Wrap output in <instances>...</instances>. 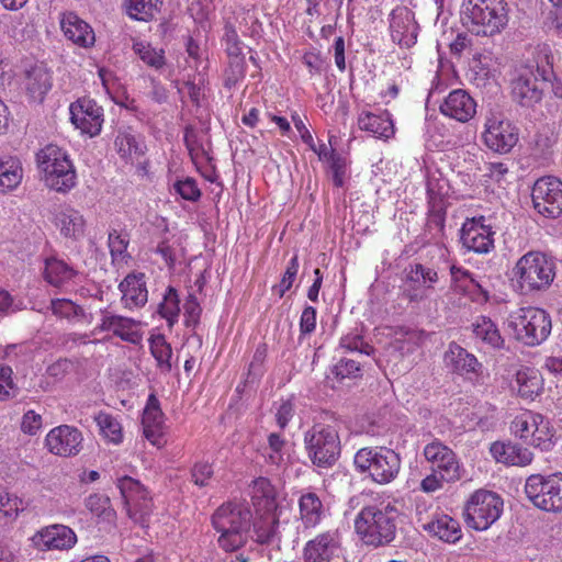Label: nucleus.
Wrapping results in <instances>:
<instances>
[{"mask_svg":"<svg viewBox=\"0 0 562 562\" xmlns=\"http://www.w3.org/2000/svg\"><path fill=\"white\" fill-rule=\"evenodd\" d=\"M525 493L536 507L549 512V475L532 474L528 476Z\"/></svg>","mask_w":562,"mask_h":562,"instance_id":"35","label":"nucleus"},{"mask_svg":"<svg viewBox=\"0 0 562 562\" xmlns=\"http://www.w3.org/2000/svg\"><path fill=\"white\" fill-rule=\"evenodd\" d=\"M401 512L391 503L363 507L355 519V529L367 546L390 544L396 537Z\"/></svg>","mask_w":562,"mask_h":562,"instance_id":"1","label":"nucleus"},{"mask_svg":"<svg viewBox=\"0 0 562 562\" xmlns=\"http://www.w3.org/2000/svg\"><path fill=\"white\" fill-rule=\"evenodd\" d=\"M391 36L402 47H412L417 40L418 24L408 9L393 10L391 14Z\"/></svg>","mask_w":562,"mask_h":562,"instance_id":"19","label":"nucleus"},{"mask_svg":"<svg viewBox=\"0 0 562 562\" xmlns=\"http://www.w3.org/2000/svg\"><path fill=\"white\" fill-rule=\"evenodd\" d=\"M143 434L153 445L158 446L164 434V413L155 394L148 396L142 417Z\"/></svg>","mask_w":562,"mask_h":562,"instance_id":"22","label":"nucleus"},{"mask_svg":"<svg viewBox=\"0 0 562 562\" xmlns=\"http://www.w3.org/2000/svg\"><path fill=\"white\" fill-rule=\"evenodd\" d=\"M22 180V167L19 159L9 157L0 161V191L7 192L16 188Z\"/></svg>","mask_w":562,"mask_h":562,"instance_id":"39","label":"nucleus"},{"mask_svg":"<svg viewBox=\"0 0 562 562\" xmlns=\"http://www.w3.org/2000/svg\"><path fill=\"white\" fill-rule=\"evenodd\" d=\"M424 456L432 464V471L441 474L446 482H456L462 477V470L456 453L439 440L424 448Z\"/></svg>","mask_w":562,"mask_h":562,"instance_id":"13","label":"nucleus"},{"mask_svg":"<svg viewBox=\"0 0 562 562\" xmlns=\"http://www.w3.org/2000/svg\"><path fill=\"white\" fill-rule=\"evenodd\" d=\"M122 302L125 307L144 306L148 299L144 273H130L119 284Z\"/></svg>","mask_w":562,"mask_h":562,"instance_id":"23","label":"nucleus"},{"mask_svg":"<svg viewBox=\"0 0 562 562\" xmlns=\"http://www.w3.org/2000/svg\"><path fill=\"white\" fill-rule=\"evenodd\" d=\"M330 171L333 173V183L335 187L340 188L345 182V173H346V159L337 154H330Z\"/></svg>","mask_w":562,"mask_h":562,"instance_id":"62","label":"nucleus"},{"mask_svg":"<svg viewBox=\"0 0 562 562\" xmlns=\"http://www.w3.org/2000/svg\"><path fill=\"white\" fill-rule=\"evenodd\" d=\"M252 514L248 505L226 503L212 515V525L221 533L218 544L225 551L241 548L248 539Z\"/></svg>","mask_w":562,"mask_h":562,"instance_id":"2","label":"nucleus"},{"mask_svg":"<svg viewBox=\"0 0 562 562\" xmlns=\"http://www.w3.org/2000/svg\"><path fill=\"white\" fill-rule=\"evenodd\" d=\"M445 362L448 368L460 374L476 373L482 368L474 355L456 342H451L445 352Z\"/></svg>","mask_w":562,"mask_h":562,"instance_id":"26","label":"nucleus"},{"mask_svg":"<svg viewBox=\"0 0 562 562\" xmlns=\"http://www.w3.org/2000/svg\"><path fill=\"white\" fill-rule=\"evenodd\" d=\"M513 274L521 294L546 291L554 280L555 265L543 252L529 251L518 259Z\"/></svg>","mask_w":562,"mask_h":562,"instance_id":"3","label":"nucleus"},{"mask_svg":"<svg viewBox=\"0 0 562 562\" xmlns=\"http://www.w3.org/2000/svg\"><path fill=\"white\" fill-rule=\"evenodd\" d=\"M117 488L122 495L124 506L127 504H134L136 501H139V498L148 493L147 490L139 483V481L134 480L131 476H123L119 479Z\"/></svg>","mask_w":562,"mask_h":562,"instance_id":"46","label":"nucleus"},{"mask_svg":"<svg viewBox=\"0 0 562 562\" xmlns=\"http://www.w3.org/2000/svg\"><path fill=\"white\" fill-rule=\"evenodd\" d=\"M86 507L98 517L111 521L115 517V510L111 508V501L104 494H91L86 498Z\"/></svg>","mask_w":562,"mask_h":562,"instance_id":"48","label":"nucleus"},{"mask_svg":"<svg viewBox=\"0 0 562 562\" xmlns=\"http://www.w3.org/2000/svg\"><path fill=\"white\" fill-rule=\"evenodd\" d=\"M157 312L167 321L170 328L178 322L180 313V299L175 288H167L162 301L158 305Z\"/></svg>","mask_w":562,"mask_h":562,"instance_id":"42","label":"nucleus"},{"mask_svg":"<svg viewBox=\"0 0 562 562\" xmlns=\"http://www.w3.org/2000/svg\"><path fill=\"white\" fill-rule=\"evenodd\" d=\"M225 50L228 56H239L241 54V42L239 41V36L233 25L225 26Z\"/></svg>","mask_w":562,"mask_h":562,"instance_id":"64","label":"nucleus"},{"mask_svg":"<svg viewBox=\"0 0 562 562\" xmlns=\"http://www.w3.org/2000/svg\"><path fill=\"white\" fill-rule=\"evenodd\" d=\"M60 26L65 36L79 46L88 47L94 43L91 26L74 12L63 14Z\"/></svg>","mask_w":562,"mask_h":562,"instance_id":"24","label":"nucleus"},{"mask_svg":"<svg viewBox=\"0 0 562 562\" xmlns=\"http://www.w3.org/2000/svg\"><path fill=\"white\" fill-rule=\"evenodd\" d=\"M549 512H562V473L549 475Z\"/></svg>","mask_w":562,"mask_h":562,"instance_id":"54","label":"nucleus"},{"mask_svg":"<svg viewBox=\"0 0 562 562\" xmlns=\"http://www.w3.org/2000/svg\"><path fill=\"white\" fill-rule=\"evenodd\" d=\"M428 220L427 225L430 229L436 228L442 232L446 221V209L443 203H428Z\"/></svg>","mask_w":562,"mask_h":562,"instance_id":"60","label":"nucleus"},{"mask_svg":"<svg viewBox=\"0 0 562 562\" xmlns=\"http://www.w3.org/2000/svg\"><path fill=\"white\" fill-rule=\"evenodd\" d=\"M36 159L48 188L67 192L75 186L76 171L64 149L49 144L37 153Z\"/></svg>","mask_w":562,"mask_h":562,"instance_id":"7","label":"nucleus"},{"mask_svg":"<svg viewBox=\"0 0 562 562\" xmlns=\"http://www.w3.org/2000/svg\"><path fill=\"white\" fill-rule=\"evenodd\" d=\"M473 334L477 339H481L486 345L493 348H503L504 339L495 323L486 316H480L472 325Z\"/></svg>","mask_w":562,"mask_h":562,"instance_id":"37","label":"nucleus"},{"mask_svg":"<svg viewBox=\"0 0 562 562\" xmlns=\"http://www.w3.org/2000/svg\"><path fill=\"white\" fill-rule=\"evenodd\" d=\"M426 189L428 203H443V196L448 192V183L439 172L428 175Z\"/></svg>","mask_w":562,"mask_h":562,"instance_id":"51","label":"nucleus"},{"mask_svg":"<svg viewBox=\"0 0 562 562\" xmlns=\"http://www.w3.org/2000/svg\"><path fill=\"white\" fill-rule=\"evenodd\" d=\"M149 348L153 357L157 361V367L162 372L171 371V356L172 349L169 342H167L164 335L158 334L149 338Z\"/></svg>","mask_w":562,"mask_h":562,"instance_id":"41","label":"nucleus"},{"mask_svg":"<svg viewBox=\"0 0 562 562\" xmlns=\"http://www.w3.org/2000/svg\"><path fill=\"white\" fill-rule=\"evenodd\" d=\"M503 498L495 492L487 490L475 491L464 506L465 521L469 527L484 531L487 530L503 513Z\"/></svg>","mask_w":562,"mask_h":562,"instance_id":"10","label":"nucleus"},{"mask_svg":"<svg viewBox=\"0 0 562 562\" xmlns=\"http://www.w3.org/2000/svg\"><path fill=\"white\" fill-rule=\"evenodd\" d=\"M304 447L313 465L331 468L341 451L338 430L330 425L315 424L304 434Z\"/></svg>","mask_w":562,"mask_h":562,"instance_id":"9","label":"nucleus"},{"mask_svg":"<svg viewBox=\"0 0 562 562\" xmlns=\"http://www.w3.org/2000/svg\"><path fill=\"white\" fill-rule=\"evenodd\" d=\"M462 15L471 21L472 32L491 36L507 25V3L504 0H464Z\"/></svg>","mask_w":562,"mask_h":562,"instance_id":"6","label":"nucleus"},{"mask_svg":"<svg viewBox=\"0 0 562 562\" xmlns=\"http://www.w3.org/2000/svg\"><path fill=\"white\" fill-rule=\"evenodd\" d=\"M484 126L483 142L495 153L507 154L518 142L517 128L508 120L491 116L486 119Z\"/></svg>","mask_w":562,"mask_h":562,"instance_id":"12","label":"nucleus"},{"mask_svg":"<svg viewBox=\"0 0 562 562\" xmlns=\"http://www.w3.org/2000/svg\"><path fill=\"white\" fill-rule=\"evenodd\" d=\"M127 245L128 239L126 235L120 234L116 229L109 233V248L113 258L123 257Z\"/></svg>","mask_w":562,"mask_h":562,"instance_id":"63","label":"nucleus"},{"mask_svg":"<svg viewBox=\"0 0 562 562\" xmlns=\"http://www.w3.org/2000/svg\"><path fill=\"white\" fill-rule=\"evenodd\" d=\"M13 371L9 366H0V401H8L16 396L19 387L12 379Z\"/></svg>","mask_w":562,"mask_h":562,"instance_id":"55","label":"nucleus"},{"mask_svg":"<svg viewBox=\"0 0 562 562\" xmlns=\"http://www.w3.org/2000/svg\"><path fill=\"white\" fill-rule=\"evenodd\" d=\"M124 507L126 509L127 516L134 522L139 524L143 527L147 526L148 518L153 509L151 498L148 496V493L139 498V501H136L134 504H127Z\"/></svg>","mask_w":562,"mask_h":562,"instance_id":"49","label":"nucleus"},{"mask_svg":"<svg viewBox=\"0 0 562 562\" xmlns=\"http://www.w3.org/2000/svg\"><path fill=\"white\" fill-rule=\"evenodd\" d=\"M76 274L75 270L66 262L52 258L45 263L44 278L53 286H61Z\"/></svg>","mask_w":562,"mask_h":562,"instance_id":"38","label":"nucleus"},{"mask_svg":"<svg viewBox=\"0 0 562 562\" xmlns=\"http://www.w3.org/2000/svg\"><path fill=\"white\" fill-rule=\"evenodd\" d=\"M531 200L542 216L559 217L562 214V181L552 176L538 179L531 190Z\"/></svg>","mask_w":562,"mask_h":562,"instance_id":"11","label":"nucleus"},{"mask_svg":"<svg viewBox=\"0 0 562 562\" xmlns=\"http://www.w3.org/2000/svg\"><path fill=\"white\" fill-rule=\"evenodd\" d=\"M548 58L546 55V59ZM552 77L553 69L549 60L541 67L539 64L521 67L512 81L513 99L521 106L532 108L542 100L543 91Z\"/></svg>","mask_w":562,"mask_h":562,"instance_id":"8","label":"nucleus"},{"mask_svg":"<svg viewBox=\"0 0 562 562\" xmlns=\"http://www.w3.org/2000/svg\"><path fill=\"white\" fill-rule=\"evenodd\" d=\"M115 147L122 158H139L145 154V146L137 142L136 137L130 132H119L115 138Z\"/></svg>","mask_w":562,"mask_h":562,"instance_id":"44","label":"nucleus"},{"mask_svg":"<svg viewBox=\"0 0 562 562\" xmlns=\"http://www.w3.org/2000/svg\"><path fill=\"white\" fill-rule=\"evenodd\" d=\"M71 122L82 133L95 136L101 132L103 110L92 100H78L70 105Z\"/></svg>","mask_w":562,"mask_h":562,"instance_id":"16","label":"nucleus"},{"mask_svg":"<svg viewBox=\"0 0 562 562\" xmlns=\"http://www.w3.org/2000/svg\"><path fill=\"white\" fill-rule=\"evenodd\" d=\"M213 473L212 464L209 462H196L191 469V479L195 485L204 487L209 485V481L212 479Z\"/></svg>","mask_w":562,"mask_h":562,"instance_id":"59","label":"nucleus"},{"mask_svg":"<svg viewBox=\"0 0 562 562\" xmlns=\"http://www.w3.org/2000/svg\"><path fill=\"white\" fill-rule=\"evenodd\" d=\"M490 451L497 462L508 465L526 467L533 459L532 453L527 448L513 442L496 441L492 443Z\"/></svg>","mask_w":562,"mask_h":562,"instance_id":"25","label":"nucleus"},{"mask_svg":"<svg viewBox=\"0 0 562 562\" xmlns=\"http://www.w3.org/2000/svg\"><path fill=\"white\" fill-rule=\"evenodd\" d=\"M136 322L133 318L112 315L103 312L102 322L99 326L101 331H112L115 336L127 342L136 341V333L133 327Z\"/></svg>","mask_w":562,"mask_h":562,"instance_id":"32","label":"nucleus"},{"mask_svg":"<svg viewBox=\"0 0 562 562\" xmlns=\"http://www.w3.org/2000/svg\"><path fill=\"white\" fill-rule=\"evenodd\" d=\"M162 0H126L127 14L138 21H149L159 12Z\"/></svg>","mask_w":562,"mask_h":562,"instance_id":"40","label":"nucleus"},{"mask_svg":"<svg viewBox=\"0 0 562 562\" xmlns=\"http://www.w3.org/2000/svg\"><path fill=\"white\" fill-rule=\"evenodd\" d=\"M184 325L187 327H195L199 324L202 308L194 294H189L184 305Z\"/></svg>","mask_w":562,"mask_h":562,"instance_id":"58","label":"nucleus"},{"mask_svg":"<svg viewBox=\"0 0 562 562\" xmlns=\"http://www.w3.org/2000/svg\"><path fill=\"white\" fill-rule=\"evenodd\" d=\"M228 57L229 63L225 70L224 85L227 88H232L245 77L246 63L244 55Z\"/></svg>","mask_w":562,"mask_h":562,"instance_id":"52","label":"nucleus"},{"mask_svg":"<svg viewBox=\"0 0 562 562\" xmlns=\"http://www.w3.org/2000/svg\"><path fill=\"white\" fill-rule=\"evenodd\" d=\"M176 192L184 200L195 202L201 196V190L192 178L179 180L173 184Z\"/></svg>","mask_w":562,"mask_h":562,"instance_id":"57","label":"nucleus"},{"mask_svg":"<svg viewBox=\"0 0 562 562\" xmlns=\"http://www.w3.org/2000/svg\"><path fill=\"white\" fill-rule=\"evenodd\" d=\"M404 294L411 302H419L426 297L425 290L431 289L438 281L436 270L425 267L422 263H413L405 270Z\"/></svg>","mask_w":562,"mask_h":562,"instance_id":"17","label":"nucleus"},{"mask_svg":"<svg viewBox=\"0 0 562 562\" xmlns=\"http://www.w3.org/2000/svg\"><path fill=\"white\" fill-rule=\"evenodd\" d=\"M55 224L65 237L79 238L85 232V220L79 211L64 206L55 215Z\"/></svg>","mask_w":562,"mask_h":562,"instance_id":"31","label":"nucleus"},{"mask_svg":"<svg viewBox=\"0 0 562 562\" xmlns=\"http://www.w3.org/2000/svg\"><path fill=\"white\" fill-rule=\"evenodd\" d=\"M300 517L305 528L317 526L324 516V506L314 492L302 494L299 499Z\"/></svg>","mask_w":562,"mask_h":562,"instance_id":"34","label":"nucleus"},{"mask_svg":"<svg viewBox=\"0 0 562 562\" xmlns=\"http://www.w3.org/2000/svg\"><path fill=\"white\" fill-rule=\"evenodd\" d=\"M82 440V434L78 428L60 425L49 430L45 445L50 453L67 458L80 452Z\"/></svg>","mask_w":562,"mask_h":562,"instance_id":"14","label":"nucleus"},{"mask_svg":"<svg viewBox=\"0 0 562 562\" xmlns=\"http://www.w3.org/2000/svg\"><path fill=\"white\" fill-rule=\"evenodd\" d=\"M340 542L337 533L327 531L306 542L303 550L304 562H330L337 558Z\"/></svg>","mask_w":562,"mask_h":562,"instance_id":"18","label":"nucleus"},{"mask_svg":"<svg viewBox=\"0 0 562 562\" xmlns=\"http://www.w3.org/2000/svg\"><path fill=\"white\" fill-rule=\"evenodd\" d=\"M299 267V257L297 255H294L291 258L290 262L288 263V267L280 283L273 288V290L278 291L280 297H282L285 294V292L291 289L296 278Z\"/></svg>","mask_w":562,"mask_h":562,"instance_id":"56","label":"nucleus"},{"mask_svg":"<svg viewBox=\"0 0 562 562\" xmlns=\"http://www.w3.org/2000/svg\"><path fill=\"white\" fill-rule=\"evenodd\" d=\"M50 307L55 315L68 319L83 316L85 313L81 306L67 299L52 300Z\"/></svg>","mask_w":562,"mask_h":562,"instance_id":"53","label":"nucleus"},{"mask_svg":"<svg viewBox=\"0 0 562 562\" xmlns=\"http://www.w3.org/2000/svg\"><path fill=\"white\" fill-rule=\"evenodd\" d=\"M358 126L378 137L390 138L394 135V124L387 112L374 114L363 112L358 117Z\"/></svg>","mask_w":562,"mask_h":562,"instance_id":"28","label":"nucleus"},{"mask_svg":"<svg viewBox=\"0 0 562 562\" xmlns=\"http://www.w3.org/2000/svg\"><path fill=\"white\" fill-rule=\"evenodd\" d=\"M34 539L37 546L46 550H69L77 542L74 530L68 526L58 524L43 528Z\"/></svg>","mask_w":562,"mask_h":562,"instance_id":"20","label":"nucleus"},{"mask_svg":"<svg viewBox=\"0 0 562 562\" xmlns=\"http://www.w3.org/2000/svg\"><path fill=\"white\" fill-rule=\"evenodd\" d=\"M95 422L101 432L114 443H120L123 439L121 424L112 415L100 413L95 417Z\"/></svg>","mask_w":562,"mask_h":562,"instance_id":"50","label":"nucleus"},{"mask_svg":"<svg viewBox=\"0 0 562 562\" xmlns=\"http://www.w3.org/2000/svg\"><path fill=\"white\" fill-rule=\"evenodd\" d=\"M353 463L361 474L382 485L393 482L401 471L400 454L386 447L361 448L356 452Z\"/></svg>","mask_w":562,"mask_h":562,"instance_id":"4","label":"nucleus"},{"mask_svg":"<svg viewBox=\"0 0 562 562\" xmlns=\"http://www.w3.org/2000/svg\"><path fill=\"white\" fill-rule=\"evenodd\" d=\"M518 394L522 398L533 400L543 391V378L539 370L530 367H522L516 373Z\"/></svg>","mask_w":562,"mask_h":562,"instance_id":"33","label":"nucleus"},{"mask_svg":"<svg viewBox=\"0 0 562 562\" xmlns=\"http://www.w3.org/2000/svg\"><path fill=\"white\" fill-rule=\"evenodd\" d=\"M133 50L149 67L160 69L166 64L164 49L157 50L145 42L134 43Z\"/></svg>","mask_w":562,"mask_h":562,"instance_id":"45","label":"nucleus"},{"mask_svg":"<svg viewBox=\"0 0 562 562\" xmlns=\"http://www.w3.org/2000/svg\"><path fill=\"white\" fill-rule=\"evenodd\" d=\"M539 413L525 412L515 417L512 423V431L515 436L522 439L526 443H529L532 429L536 427Z\"/></svg>","mask_w":562,"mask_h":562,"instance_id":"47","label":"nucleus"},{"mask_svg":"<svg viewBox=\"0 0 562 562\" xmlns=\"http://www.w3.org/2000/svg\"><path fill=\"white\" fill-rule=\"evenodd\" d=\"M251 499L257 513L277 512L278 509L276 488L266 477H258L254 481Z\"/></svg>","mask_w":562,"mask_h":562,"instance_id":"29","label":"nucleus"},{"mask_svg":"<svg viewBox=\"0 0 562 562\" xmlns=\"http://www.w3.org/2000/svg\"><path fill=\"white\" fill-rule=\"evenodd\" d=\"M553 436L554 430L550 426V422L543 415L539 414L528 445L548 451L553 446Z\"/></svg>","mask_w":562,"mask_h":562,"instance_id":"43","label":"nucleus"},{"mask_svg":"<svg viewBox=\"0 0 562 562\" xmlns=\"http://www.w3.org/2000/svg\"><path fill=\"white\" fill-rule=\"evenodd\" d=\"M422 527L430 536L448 543H456L462 536L460 524L448 515H439Z\"/></svg>","mask_w":562,"mask_h":562,"instance_id":"27","label":"nucleus"},{"mask_svg":"<svg viewBox=\"0 0 562 562\" xmlns=\"http://www.w3.org/2000/svg\"><path fill=\"white\" fill-rule=\"evenodd\" d=\"M507 326L514 337L526 346H538L550 335L552 324L550 315L542 308L527 306L513 311Z\"/></svg>","mask_w":562,"mask_h":562,"instance_id":"5","label":"nucleus"},{"mask_svg":"<svg viewBox=\"0 0 562 562\" xmlns=\"http://www.w3.org/2000/svg\"><path fill=\"white\" fill-rule=\"evenodd\" d=\"M333 372L339 379L356 378L360 372V363L353 359L342 358L334 367Z\"/></svg>","mask_w":562,"mask_h":562,"instance_id":"61","label":"nucleus"},{"mask_svg":"<svg viewBox=\"0 0 562 562\" xmlns=\"http://www.w3.org/2000/svg\"><path fill=\"white\" fill-rule=\"evenodd\" d=\"M439 109L446 116L468 122L476 112V103L465 90L456 89L449 93Z\"/></svg>","mask_w":562,"mask_h":562,"instance_id":"21","label":"nucleus"},{"mask_svg":"<svg viewBox=\"0 0 562 562\" xmlns=\"http://www.w3.org/2000/svg\"><path fill=\"white\" fill-rule=\"evenodd\" d=\"M484 217L468 218L461 227V243L468 250L487 254L494 247L492 227L484 224Z\"/></svg>","mask_w":562,"mask_h":562,"instance_id":"15","label":"nucleus"},{"mask_svg":"<svg viewBox=\"0 0 562 562\" xmlns=\"http://www.w3.org/2000/svg\"><path fill=\"white\" fill-rule=\"evenodd\" d=\"M52 88V76L43 66H35L27 71L26 90L34 100L43 101Z\"/></svg>","mask_w":562,"mask_h":562,"instance_id":"36","label":"nucleus"},{"mask_svg":"<svg viewBox=\"0 0 562 562\" xmlns=\"http://www.w3.org/2000/svg\"><path fill=\"white\" fill-rule=\"evenodd\" d=\"M259 517L252 522L254 540L260 544H271L277 539L279 517L277 512H261Z\"/></svg>","mask_w":562,"mask_h":562,"instance_id":"30","label":"nucleus"}]
</instances>
